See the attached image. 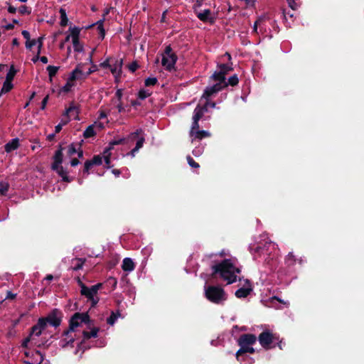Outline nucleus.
Instances as JSON below:
<instances>
[{
    "instance_id": "f257e3e1",
    "label": "nucleus",
    "mask_w": 364,
    "mask_h": 364,
    "mask_svg": "<svg viewBox=\"0 0 364 364\" xmlns=\"http://www.w3.org/2000/svg\"><path fill=\"white\" fill-rule=\"evenodd\" d=\"M232 68L230 65L225 64H220L218 66V70L215 71L210 77L213 85L206 87L202 96L201 101L208 100L209 97L228 86L225 82V75L229 71L232 70Z\"/></svg>"
},
{
    "instance_id": "f03ea898",
    "label": "nucleus",
    "mask_w": 364,
    "mask_h": 364,
    "mask_svg": "<svg viewBox=\"0 0 364 364\" xmlns=\"http://www.w3.org/2000/svg\"><path fill=\"white\" fill-rule=\"evenodd\" d=\"M210 106L212 108L215 107L214 102L210 103L208 100H200V105L196 107L194 110L193 116V124L190 132L192 140L202 139L205 137L210 136V133L207 131H200L198 121L203 117L204 113L208 111V107Z\"/></svg>"
},
{
    "instance_id": "7ed1b4c3",
    "label": "nucleus",
    "mask_w": 364,
    "mask_h": 364,
    "mask_svg": "<svg viewBox=\"0 0 364 364\" xmlns=\"http://www.w3.org/2000/svg\"><path fill=\"white\" fill-rule=\"evenodd\" d=\"M213 274L219 277L227 282V284H232L236 281L237 274L240 269L235 267V259H225L222 262L213 266Z\"/></svg>"
},
{
    "instance_id": "20e7f679",
    "label": "nucleus",
    "mask_w": 364,
    "mask_h": 364,
    "mask_svg": "<svg viewBox=\"0 0 364 364\" xmlns=\"http://www.w3.org/2000/svg\"><path fill=\"white\" fill-rule=\"evenodd\" d=\"M46 328V321L43 318H40L36 325H35L28 338H26L22 343L24 348L30 346H41V343L38 341V338L41 335L43 331Z\"/></svg>"
},
{
    "instance_id": "39448f33",
    "label": "nucleus",
    "mask_w": 364,
    "mask_h": 364,
    "mask_svg": "<svg viewBox=\"0 0 364 364\" xmlns=\"http://www.w3.org/2000/svg\"><path fill=\"white\" fill-rule=\"evenodd\" d=\"M205 297L215 304H222L227 299V294L224 289L218 286L205 287Z\"/></svg>"
},
{
    "instance_id": "423d86ee",
    "label": "nucleus",
    "mask_w": 364,
    "mask_h": 364,
    "mask_svg": "<svg viewBox=\"0 0 364 364\" xmlns=\"http://www.w3.org/2000/svg\"><path fill=\"white\" fill-rule=\"evenodd\" d=\"M176 60L177 56L172 51L171 48L170 46H167L164 53L162 54L161 64L163 67L168 71L173 70H175Z\"/></svg>"
},
{
    "instance_id": "0eeeda50",
    "label": "nucleus",
    "mask_w": 364,
    "mask_h": 364,
    "mask_svg": "<svg viewBox=\"0 0 364 364\" xmlns=\"http://www.w3.org/2000/svg\"><path fill=\"white\" fill-rule=\"evenodd\" d=\"M90 320L87 313H75L70 320L69 330L74 332L82 323L90 324Z\"/></svg>"
},
{
    "instance_id": "6e6552de",
    "label": "nucleus",
    "mask_w": 364,
    "mask_h": 364,
    "mask_svg": "<svg viewBox=\"0 0 364 364\" xmlns=\"http://www.w3.org/2000/svg\"><path fill=\"white\" fill-rule=\"evenodd\" d=\"M63 161V154L61 150H58L54 156V162L52 165V168L54 171H55L58 175L62 177L64 181L69 182L70 180L69 179L67 171L63 169L61 166Z\"/></svg>"
},
{
    "instance_id": "1a4fd4ad",
    "label": "nucleus",
    "mask_w": 364,
    "mask_h": 364,
    "mask_svg": "<svg viewBox=\"0 0 364 364\" xmlns=\"http://www.w3.org/2000/svg\"><path fill=\"white\" fill-rule=\"evenodd\" d=\"M100 287V284L94 285L91 288H87L83 284L81 285V294L85 295L91 301L92 306L98 302L96 295Z\"/></svg>"
},
{
    "instance_id": "9d476101",
    "label": "nucleus",
    "mask_w": 364,
    "mask_h": 364,
    "mask_svg": "<svg viewBox=\"0 0 364 364\" xmlns=\"http://www.w3.org/2000/svg\"><path fill=\"white\" fill-rule=\"evenodd\" d=\"M278 337L269 331H264L259 336V341L261 346L265 348H269V345L275 340H277Z\"/></svg>"
},
{
    "instance_id": "9b49d317",
    "label": "nucleus",
    "mask_w": 364,
    "mask_h": 364,
    "mask_svg": "<svg viewBox=\"0 0 364 364\" xmlns=\"http://www.w3.org/2000/svg\"><path fill=\"white\" fill-rule=\"evenodd\" d=\"M27 360L25 361L28 364H41L43 360V355L39 351L26 350L24 352Z\"/></svg>"
},
{
    "instance_id": "f8f14e48",
    "label": "nucleus",
    "mask_w": 364,
    "mask_h": 364,
    "mask_svg": "<svg viewBox=\"0 0 364 364\" xmlns=\"http://www.w3.org/2000/svg\"><path fill=\"white\" fill-rule=\"evenodd\" d=\"M80 28L77 26H73L72 30V42L73 44L74 50L77 52H81L83 50L82 45L79 41V36Z\"/></svg>"
},
{
    "instance_id": "ddd939ff",
    "label": "nucleus",
    "mask_w": 364,
    "mask_h": 364,
    "mask_svg": "<svg viewBox=\"0 0 364 364\" xmlns=\"http://www.w3.org/2000/svg\"><path fill=\"white\" fill-rule=\"evenodd\" d=\"M46 321V326L48 323L51 326L55 327L58 326L60 324L61 321V314L60 311L55 310L46 318H44Z\"/></svg>"
},
{
    "instance_id": "4468645a",
    "label": "nucleus",
    "mask_w": 364,
    "mask_h": 364,
    "mask_svg": "<svg viewBox=\"0 0 364 364\" xmlns=\"http://www.w3.org/2000/svg\"><path fill=\"white\" fill-rule=\"evenodd\" d=\"M83 65H79L77 68L71 73L70 77L75 80H81L85 79L87 75L83 69Z\"/></svg>"
},
{
    "instance_id": "2eb2a0df",
    "label": "nucleus",
    "mask_w": 364,
    "mask_h": 364,
    "mask_svg": "<svg viewBox=\"0 0 364 364\" xmlns=\"http://www.w3.org/2000/svg\"><path fill=\"white\" fill-rule=\"evenodd\" d=\"M124 140H125L124 139H120L119 140H114L113 141H112L110 143V147L104 151L102 159H104V160H105L107 168H110V155L111 154H110L109 150L112 149V146L122 144L124 141Z\"/></svg>"
},
{
    "instance_id": "dca6fc26",
    "label": "nucleus",
    "mask_w": 364,
    "mask_h": 364,
    "mask_svg": "<svg viewBox=\"0 0 364 364\" xmlns=\"http://www.w3.org/2000/svg\"><path fill=\"white\" fill-rule=\"evenodd\" d=\"M73 332L70 331L69 329L64 332L62 336V338L60 341V346L62 348H65L69 344H71L74 341V336L72 335Z\"/></svg>"
},
{
    "instance_id": "f3484780",
    "label": "nucleus",
    "mask_w": 364,
    "mask_h": 364,
    "mask_svg": "<svg viewBox=\"0 0 364 364\" xmlns=\"http://www.w3.org/2000/svg\"><path fill=\"white\" fill-rule=\"evenodd\" d=\"M103 125L100 122H95L94 124L90 125L84 132L83 136L85 138H90L95 135V129H102Z\"/></svg>"
},
{
    "instance_id": "a211bd4d",
    "label": "nucleus",
    "mask_w": 364,
    "mask_h": 364,
    "mask_svg": "<svg viewBox=\"0 0 364 364\" xmlns=\"http://www.w3.org/2000/svg\"><path fill=\"white\" fill-rule=\"evenodd\" d=\"M256 336L253 334H245L242 335L239 339V344H243L246 346H252L256 343Z\"/></svg>"
},
{
    "instance_id": "6ab92c4d",
    "label": "nucleus",
    "mask_w": 364,
    "mask_h": 364,
    "mask_svg": "<svg viewBox=\"0 0 364 364\" xmlns=\"http://www.w3.org/2000/svg\"><path fill=\"white\" fill-rule=\"evenodd\" d=\"M252 291V287L250 282L247 280L245 281V285L243 287L240 288L235 292V296L237 298H245Z\"/></svg>"
},
{
    "instance_id": "aec40b11",
    "label": "nucleus",
    "mask_w": 364,
    "mask_h": 364,
    "mask_svg": "<svg viewBox=\"0 0 364 364\" xmlns=\"http://www.w3.org/2000/svg\"><path fill=\"white\" fill-rule=\"evenodd\" d=\"M122 66V60H116L114 63H111L110 65V70L112 73L114 75L116 78L119 77L121 74Z\"/></svg>"
},
{
    "instance_id": "412c9836",
    "label": "nucleus",
    "mask_w": 364,
    "mask_h": 364,
    "mask_svg": "<svg viewBox=\"0 0 364 364\" xmlns=\"http://www.w3.org/2000/svg\"><path fill=\"white\" fill-rule=\"evenodd\" d=\"M102 163V157L97 155L95 156L90 161H87L85 163L84 171L88 173L90 168L94 165H100Z\"/></svg>"
},
{
    "instance_id": "4be33fe9",
    "label": "nucleus",
    "mask_w": 364,
    "mask_h": 364,
    "mask_svg": "<svg viewBox=\"0 0 364 364\" xmlns=\"http://www.w3.org/2000/svg\"><path fill=\"white\" fill-rule=\"evenodd\" d=\"M198 18L203 21L213 22V17L209 9H205L203 11L197 13Z\"/></svg>"
},
{
    "instance_id": "5701e85b",
    "label": "nucleus",
    "mask_w": 364,
    "mask_h": 364,
    "mask_svg": "<svg viewBox=\"0 0 364 364\" xmlns=\"http://www.w3.org/2000/svg\"><path fill=\"white\" fill-rule=\"evenodd\" d=\"M240 346V350L236 353V358L237 360H240V357L243 353H253L255 349L251 346H246L243 344H239Z\"/></svg>"
},
{
    "instance_id": "b1692460",
    "label": "nucleus",
    "mask_w": 364,
    "mask_h": 364,
    "mask_svg": "<svg viewBox=\"0 0 364 364\" xmlns=\"http://www.w3.org/2000/svg\"><path fill=\"white\" fill-rule=\"evenodd\" d=\"M78 109L75 105L72 104L70 106L66 109L65 114H64L65 119H68L70 120V117L75 118L77 115Z\"/></svg>"
},
{
    "instance_id": "393cba45",
    "label": "nucleus",
    "mask_w": 364,
    "mask_h": 364,
    "mask_svg": "<svg viewBox=\"0 0 364 364\" xmlns=\"http://www.w3.org/2000/svg\"><path fill=\"white\" fill-rule=\"evenodd\" d=\"M134 263L130 258H125L122 262V269L124 271L131 272L134 269Z\"/></svg>"
},
{
    "instance_id": "a878e982",
    "label": "nucleus",
    "mask_w": 364,
    "mask_h": 364,
    "mask_svg": "<svg viewBox=\"0 0 364 364\" xmlns=\"http://www.w3.org/2000/svg\"><path fill=\"white\" fill-rule=\"evenodd\" d=\"M98 332L99 328L96 327L92 328L90 331H83V340L85 341L90 339V338H96Z\"/></svg>"
},
{
    "instance_id": "bb28decb",
    "label": "nucleus",
    "mask_w": 364,
    "mask_h": 364,
    "mask_svg": "<svg viewBox=\"0 0 364 364\" xmlns=\"http://www.w3.org/2000/svg\"><path fill=\"white\" fill-rule=\"evenodd\" d=\"M75 85L74 80L70 76L66 84L61 87L60 92H68Z\"/></svg>"
},
{
    "instance_id": "cd10ccee",
    "label": "nucleus",
    "mask_w": 364,
    "mask_h": 364,
    "mask_svg": "<svg viewBox=\"0 0 364 364\" xmlns=\"http://www.w3.org/2000/svg\"><path fill=\"white\" fill-rule=\"evenodd\" d=\"M18 147V140L14 139L5 145V151L6 152H11L16 149Z\"/></svg>"
},
{
    "instance_id": "c85d7f7f",
    "label": "nucleus",
    "mask_w": 364,
    "mask_h": 364,
    "mask_svg": "<svg viewBox=\"0 0 364 364\" xmlns=\"http://www.w3.org/2000/svg\"><path fill=\"white\" fill-rule=\"evenodd\" d=\"M264 18H259L257 19L254 25V31L257 33L263 32Z\"/></svg>"
},
{
    "instance_id": "c756f323",
    "label": "nucleus",
    "mask_w": 364,
    "mask_h": 364,
    "mask_svg": "<svg viewBox=\"0 0 364 364\" xmlns=\"http://www.w3.org/2000/svg\"><path fill=\"white\" fill-rule=\"evenodd\" d=\"M85 260L80 258H75L73 260V269L74 270H78L82 267Z\"/></svg>"
},
{
    "instance_id": "7c9ffc66",
    "label": "nucleus",
    "mask_w": 364,
    "mask_h": 364,
    "mask_svg": "<svg viewBox=\"0 0 364 364\" xmlns=\"http://www.w3.org/2000/svg\"><path fill=\"white\" fill-rule=\"evenodd\" d=\"M59 68L56 66L49 65L47 67V70L49 75V80L52 82L53 77L55 75Z\"/></svg>"
},
{
    "instance_id": "2f4dec72",
    "label": "nucleus",
    "mask_w": 364,
    "mask_h": 364,
    "mask_svg": "<svg viewBox=\"0 0 364 364\" xmlns=\"http://www.w3.org/2000/svg\"><path fill=\"white\" fill-rule=\"evenodd\" d=\"M11 82L12 81L5 80L1 90V94L6 93L12 89L13 85Z\"/></svg>"
},
{
    "instance_id": "473e14b6",
    "label": "nucleus",
    "mask_w": 364,
    "mask_h": 364,
    "mask_svg": "<svg viewBox=\"0 0 364 364\" xmlns=\"http://www.w3.org/2000/svg\"><path fill=\"white\" fill-rule=\"evenodd\" d=\"M60 25L62 26H65L67 25L68 21L65 10L63 9H60Z\"/></svg>"
},
{
    "instance_id": "72a5a7b5",
    "label": "nucleus",
    "mask_w": 364,
    "mask_h": 364,
    "mask_svg": "<svg viewBox=\"0 0 364 364\" xmlns=\"http://www.w3.org/2000/svg\"><path fill=\"white\" fill-rule=\"evenodd\" d=\"M144 138L141 137L136 142V147L133 149L130 153L132 156H134L135 153L143 146Z\"/></svg>"
},
{
    "instance_id": "f704fd0d",
    "label": "nucleus",
    "mask_w": 364,
    "mask_h": 364,
    "mask_svg": "<svg viewBox=\"0 0 364 364\" xmlns=\"http://www.w3.org/2000/svg\"><path fill=\"white\" fill-rule=\"evenodd\" d=\"M16 73V71L14 65H11L9 71L8 72V73L6 75V80L12 81Z\"/></svg>"
},
{
    "instance_id": "c9c22d12",
    "label": "nucleus",
    "mask_w": 364,
    "mask_h": 364,
    "mask_svg": "<svg viewBox=\"0 0 364 364\" xmlns=\"http://www.w3.org/2000/svg\"><path fill=\"white\" fill-rule=\"evenodd\" d=\"M77 153L76 145L70 144L67 148V154L71 157Z\"/></svg>"
},
{
    "instance_id": "e433bc0d",
    "label": "nucleus",
    "mask_w": 364,
    "mask_h": 364,
    "mask_svg": "<svg viewBox=\"0 0 364 364\" xmlns=\"http://www.w3.org/2000/svg\"><path fill=\"white\" fill-rule=\"evenodd\" d=\"M151 93L149 90H141L139 92V98L144 100L150 96Z\"/></svg>"
},
{
    "instance_id": "4c0bfd02",
    "label": "nucleus",
    "mask_w": 364,
    "mask_h": 364,
    "mask_svg": "<svg viewBox=\"0 0 364 364\" xmlns=\"http://www.w3.org/2000/svg\"><path fill=\"white\" fill-rule=\"evenodd\" d=\"M119 315L114 314V312L112 313L111 316L107 318V322L109 325H113L116 320L117 319Z\"/></svg>"
},
{
    "instance_id": "58836bf2",
    "label": "nucleus",
    "mask_w": 364,
    "mask_h": 364,
    "mask_svg": "<svg viewBox=\"0 0 364 364\" xmlns=\"http://www.w3.org/2000/svg\"><path fill=\"white\" fill-rule=\"evenodd\" d=\"M9 190V185L6 183H0V193L5 195Z\"/></svg>"
},
{
    "instance_id": "ea45409f",
    "label": "nucleus",
    "mask_w": 364,
    "mask_h": 364,
    "mask_svg": "<svg viewBox=\"0 0 364 364\" xmlns=\"http://www.w3.org/2000/svg\"><path fill=\"white\" fill-rule=\"evenodd\" d=\"M237 83H238V77L236 75H234L228 79V83H227V84L234 86V85H236Z\"/></svg>"
},
{
    "instance_id": "a19ab883",
    "label": "nucleus",
    "mask_w": 364,
    "mask_h": 364,
    "mask_svg": "<svg viewBox=\"0 0 364 364\" xmlns=\"http://www.w3.org/2000/svg\"><path fill=\"white\" fill-rule=\"evenodd\" d=\"M69 119H65L64 117L61 119V122L58 124L56 127H55V132L58 133L59 132L61 129H62V127L65 124H66L68 122Z\"/></svg>"
},
{
    "instance_id": "79ce46f5",
    "label": "nucleus",
    "mask_w": 364,
    "mask_h": 364,
    "mask_svg": "<svg viewBox=\"0 0 364 364\" xmlns=\"http://www.w3.org/2000/svg\"><path fill=\"white\" fill-rule=\"evenodd\" d=\"M97 28L99 29L101 35V38H104L105 36V30L103 28V20H100L97 23Z\"/></svg>"
},
{
    "instance_id": "37998d69",
    "label": "nucleus",
    "mask_w": 364,
    "mask_h": 364,
    "mask_svg": "<svg viewBox=\"0 0 364 364\" xmlns=\"http://www.w3.org/2000/svg\"><path fill=\"white\" fill-rule=\"evenodd\" d=\"M157 82V79L156 77H149L145 80L146 86H152L154 85Z\"/></svg>"
},
{
    "instance_id": "c03bdc74",
    "label": "nucleus",
    "mask_w": 364,
    "mask_h": 364,
    "mask_svg": "<svg viewBox=\"0 0 364 364\" xmlns=\"http://www.w3.org/2000/svg\"><path fill=\"white\" fill-rule=\"evenodd\" d=\"M188 164L193 168H198L199 164L196 163L190 156H187Z\"/></svg>"
},
{
    "instance_id": "a18cd8bd",
    "label": "nucleus",
    "mask_w": 364,
    "mask_h": 364,
    "mask_svg": "<svg viewBox=\"0 0 364 364\" xmlns=\"http://www.w3.org/2000/svg\"><path fill=\"white\" fill-rule=\"evenodd\" d=\"M38 42V39L37 40H35V39H33V40H29V41H26V47L28 49H31L32 48V46H33L34 45H36Z\"/></svg>"
},
{
    "instance_id": "49530a36",
    "label": "nucleus",
    "mask_w": 364,
    "mask_h": 364,
    "mask_svg": "<svg viewBox=\"0 0 364 364\" xmlns=\"http://www.w3.org/2000/svg\"><path fill=\"white\" fill-rule=\"evenodd\" d=\"M287 2L289 7L293 10H296L299 6L298 4L296 2V0H287Z\"/></svg>"
},
{
    "instance_id": "de8ad7c7",
    "label": "nucleus",
    "mask_w": 364,
    "mask_h": 364,
    "mask_svg": "<svg viewBox=\"0 0 364 364\" xmlns=\"http://www.w3.org/2000/svg\"><path fill=\"white\" fill-rule=\"evenodd\" d=\"M117 109L118 110V112L121 113V112H126V109L125 107L123 106V105L122 104L121 102V100L120 101H118L117 105Z\"/></svg>"
},
{
    "instance_id": "09e8293b",
    "label": "nucleus",
    "mask_w": 364,
    "mask_h": 364,
    "mask_svg": "<svg viewBox=\"0 0 364 364\" xmlns=\"http://www.w3.org/2000/svg\"><path fill=\"white\" fill-rule=\"evenodd\" d=\"M203 151V148H200V147L196 148L195 149L193 150V154L195 156H199L202 154Z\"/></svg>"
},
{
    "instance_id": "8fccbe9b",
    "label": "nucleus",
    "mask_w": 364,
    "mask_h": 364,
    "mask_svg": "<svg viewBox=\"0 0 364 364\" xmlns=\"http://www.w3.org/2000/svg\"><path fill=\"white\" fill-rule=\"evenodd\" d=\"M241 5H244L245 6H252L253 3L251 0H240Z\"/></svg>"
},
{
    "instance_id": "3c124183",
    "label": "nucleus",
    "mask_w": 364,
    "mask_h": 364,
    "mask_svg": "<svg viewBox=\"0 0 364 364\" xmlns=\"http://www.w3.org/2000/svg\"><path fill=\"white\" fill-rule=\"evenodd\" d=\"M43 37H40L38 38V42L36 44H38V52H39V53H41V48L43 46Z\"/></svg>"
},
{
    "instance_id": "603ef678",
    "label": "nucleus",
    "mask_w": 364,
    "mask_h": 364,
    "mask_svg": "<svg viewBox=\"0 0 364 364\" xmlns=\"http://www.w3.org/2000/svg\"><path fill=\"white\" fill-rule=\"evenodd\" d=\"M141 130H137L135 132L132 133L129 135V139H131V140L134 139L136 136H138L139 134H141Z\"/></svg>"
},
{
    "instance_id": "864d4df0",
    "label": "nucleus",
    "mask_w": 364,
    "mask_h": 364,
    "mask_svg": "<svg viewBox=\"0 0 364 364\" xmlns=\"http://www.w3.org/2000/svg\"><path fill=\"white\" fill-rule=\"evenodd\" d=\"M20 13L24 14H29L30 11L28 9V8L25 6H22L19 8Z\"/></svg>"
},
{
    "instance_id": "5fc2aeb1",
    "label": "nucleus",
    "mask_w": 364,
    "mask_h": 364,
    "mask_svg": "<svg viewBox=\"0 0 364 364\" xmlns=\"http://www.w3.org/2000/svg\"><path fill=\"white\" fill-rule=\"evenodd\" d=\"M96 70H97L96 65H92V66L91 68H90L87 71H85V73H86L87 75L88 76L91 73H92L95 71H96Z\"/></svg>"
},
{
    "instance_id": "6e6d98bb",
    "label": "nucleus",
    "mask_w": 364,
    "mask_h": 364,
    "mask_svg": "<svg viewBox=\"0 0 364 364\" xmlns=\"http://www.w3.org/2000/svg\"><path fill=\"white\" fill-rule=\"evenodd\" d=\"M137 68H138V65L136 64V63H132L129 66V70H131L132 73H134Z\"/></svg>"
},
{
    "instance_id": "4d7b16f0",
    "label": "nucleus",
    "mask_w": 364,
    "mask_h": 364,
    "mask_svg": "<svg viewBox=\"0 0 364 364\" xmlns=\"http://www.w3.org/2000/svg\"><path fill=\"white\" fill-rule=\"evenodd\" d=\"M115 96L117 97V101H120L122 97V90H117Z\"/></svg>"
},
{
    "instance_id": "13d9d810",
    "label": "nucleus",
    "mask_w": 364,
    "mask_h": 364,
    "mask_svg": "<svg viewBox=\"0 0 364 364\" xmlns=\"http://www.w3.org/2000/svg\"><path fill=\"white\" fill-rule=\"evenodd\" d=\"M48 100V95H47L42 101L41 109H44Z\"/></svg>"
},
{
    "instance_id": "bf43d9fd",
    "label": "nucleus",
    "mask_w": 364,
    "mask_h": 364,
    "mask_svg": "<svg viewBox=\"0 0 364 364\" xmlns=\"http://www.w3.org/2000/svg\"><path fill=\"white\" fill-rule=\"evenodd\" d=\"M22 35L26 39V41H29L30 40V33H29L28 31H22Z\"/></svg>"
},
{
    "instance_id": "052dcab7",
    "label": "nucleus",
    "mask_w": 364,
    "mask_h": 364,
    "mask_svg": "<svg viewBox=\"0 0 364 364\" xmlns=\"http://www.w3.org/2000/svg\"><path fill=\"white\" fill-rule=\"evenodd\" d=\"M111 63L109 60H106L105 62L100 64V66L102 68H110Z\"/></svg>"
},
{
    "instance_id": "680f3d73",
    "label": "nucleus",
    "mask_w": 364,
    "mask_h": 364,
    "mask_svg": "<svg viewBox=\"0 0 364 364\" xmlns=\"http://www.w3.org/2000/svg\"><path fill=\"white\" fill-rule=\"evenodd\" d=\"M73 29V27H70L69 28V32L70 33L66 36L65 39V42H67L70 40V38L72 39V30Z\"/></svg>"
},
{
    "instance_id": "e2e57ef3",
    "label": "nucleus",
    "mask_w": 364,
    "mask_h": 364,
    "mask_svg": "<svg viewBox=\"0 0 364 364\" xmlns=\"http://www.w3.org/2000/svg\"><path fill=\"white\" fill-rule=\"evenodd\" d=\"M16 297V294H13L11 293V291H8L7 292V295H6V299H13Z\"/></svg>"
},
{
    "instance_id": "0e129e2a",
    "label": "nucleus",
    "mask_w": 364,
    "mask_h": 364,
    "mask_svg": "<svg viewBox=\"0 0 364 364\" xmlns=\"http://www.w3.org/2000/svg\"><path fill=\"white\" fill-rule=\"evenodd\" d=\"M78 164H79V161L77 159H73L70 161V164L72 166H75L78 165Z\"/></svg>"
},
{
    "instance_id": "69168bd1",
    "label": "nucleus",
    "mask_w": 364,
    "mask_h": 364,
    "mask_svg": "<svg viewBox=\"0 0 364 364\" xmlns=\"http://www.w3.org/2000/svg\"><path fill=\"white\" fill-rule=\"evenodd\" d=\"M40 60L43 63H48V58L46 56H42L40 58Z\"/></svg>"
},
{
    "instance_id": "338daca9",
    "label": "nucleus",
    "mask_w": 364,
    "mask_h": 364,
    "mask_svg": "<svg viewBox=\"0 0 364 364\" xmlns=\"http://www.w3.org/2000/svg\"><path fill=\"white\" fill-rule=\"evenodd\" d=\"M39 55H40L39 52H37L36 56H35V57L32 59V60H33L34 63H36L38 59H40V58H41V57H40Z\"/></svg>"
},
{
    "instance_id": "774afa93",
    "label": "nucleus",
    "mask_w": 364,
    "mask_h": 364,
    "mask_svg": "<svg viewBox=\"0 0 364 364\" xmlns=\"http://www.w3.org/2000/svg\"><path fill=\"white\" fill-rule=\"evenodd\" d=\"M8 11L9 13L14 14L16 11V9L12 6H10V7H9Z\"/></svg>"
}]
</instances>
